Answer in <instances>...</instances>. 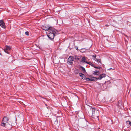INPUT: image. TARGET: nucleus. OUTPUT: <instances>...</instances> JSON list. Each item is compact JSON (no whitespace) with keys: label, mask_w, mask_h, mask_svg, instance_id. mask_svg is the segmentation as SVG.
<instances>
[{"label":"nucleus","mask_w":131,"mask_h":131,"mask_svg":"<svg viewBox=\"0 0 131 131\" xmlns=\"http://www.w3.org/2000/svg\"><path fill=\"white\" fill-rule=\"evenodd\" d=\"M73 57L71 56H70L67 60V63L69 64H72L73 63Z\"/></svg>","instance_id":"20e7f679"},{"label":"nucleus","mask_w":131,"mask_h":131,"mask_svg":"<svg viewBox=\"0 0 131 131\" xmlns=\"http://www.w3.org/2000/svg\"><path fill=\"white\" fill-rule=\"evenodd\" d=\"M112 69V68H110L109 69Z\"/></svg>","instance_id":"5701e85b"},{"label":"nucleus","mask_w":131,"mask_h":131,"mask_svg":"<svg viewBox=\"0 0 131 131\" xmlns=\"http://www.w3.org/2000/svg\"><path fill=\"white\" fill-rule=\"evenodd\" d=\"M126 123H129V125L130 126H131V121H126Z\"/></svg>","instance_id":"dca6fc26"},{"label":"nucleus","mask_w":131,"mask_h":131,"mask_svg":"<svg viewBox=\"0 0 131 131\" xmlns=\"http://www.w3.org/2000/svg\"><path fill=\"white\" fill-rule=\"evenodd\" d=\"M9 121V119L7 117H4L2 122L1 125L5 127L6 125L8 123V121Z\"/></svg>","instance_id":"7ed1b4c3"},{"label":"nucleus","mask_w":131,"mask_h":131,"mask_svg":"<svg viewBox=\"0 0 131 131\" xmlns=\"http://www.w3.org/2000/svg\"><path fill=\"white\" fill-rule=\"evenodd\" d=\"M5 48L4 49V51L5 52L9 54V51L11 49L10 47L6 45L5 47Z\"/></svg>","instance_id":"423d86ee"},{"label":"nucleus","mask_w":131,"mask_h":131,"mask_svg":"<svg viewBox=\"0 0 131 131\" xmlns=\"http://www.w3.org/2000/svg\"><path fill=\"white\" fill-rule=\"evenodd\" d=\"M87 64H89L93 67H94V64H92L91 62H87Z\"/></svg>","instance_id":"4468645a"},{"label":"nucleus","mask_w":131,"mask_h":131,"mask_svg":"<svg viewBox=\"0 0 131 131\" xmlns=\"http://www.w3.org/2000/svg\"><path fill=\"white\" fill-rule=\"evenodd\" d=\"M97 79V78L96 77H91L90 78H86L85 79V80L86 81H94L95 80H96Z\"/></svg>","instance_id":"0eeeda50"},{"label":"nucleus","mask_w":131,"mask_h":131,"mask_svg":"<svg viewBox=\"0 0 131 131\" xmlns=\"http://www.w3.org/2000/svg\"><path fill=\"white\" fill-rule=\"evenodd\" d=\"M42 29L45 30H47V32L48 31H51V30H54V28L52 27H46V26H43V27Z\"/></svg>","instance_id":"39448f33"},{"label":"nucleus","mask_w":131,"mask_h":131,"mask_svg":"<svg viewBox=\"0 0 131 131\" xmlns=\"http://www.w3.org/2000/svg\"><path fill=\"white\" fill-rule=\"evenodd\" d=\"M106 76V74L104 73L101 74L99 77L97 78V79L99 80H101L102 78L105 77Z\"/></svg>","instance_id":"1a4fd4ad"},{"label":"nucleus","mask_w":131,"mask_h":131,"mask_svg":"<svg viewBox=\"0 0 131 131\" xmlns=\"http://www.w3.org/2000/svg\"><path fill=\"white\" fill-rule=\"evenodd\" d=\"M92 57L94 58V59L96 57V55L95 54L93 55L92 56Z\"/></svg>","instance_id":"6ab92c4d"},{"label":"nucleus","mask_w":131,"mask_h":131,"mask_svg":"<svg viewBox=\"0 0 131 131\" xmlns=\"http://www.w3.org/2000/svg\"><path fill=\"white\" fill-rule=\"evenodd\" d=\"M94 59L95 61H96L100 63L101 60L100 59H97L96 57Z\"/></svg>","instance_id":"f8f14e48"},{"label":"nucleus","mask_w":131,"mask_h":131,"mask_svg":"<svg viewBox=\"0 0 131 131\" xmlns=\"http://www.w3.org/2000/svg\"><path fill=\"white\" fill-rule=\"evenodd\" d=\"M99 71H95L94 72V74L95 75H97L98 74L97 73H99Z\"/></svg>","instance_id":"f3484780"},{"label":"nucleus","mask_w":131,"mask_h":131,"mask_svg":"<svg viewBox=\"0 0 131 131\" xmlns=\"http://www.w3.org/2000/svg\"><path fill=\"white\" fill-rule=\"evenodd\" d=\"M88 111L90 116H91L92 117L95 116L98 117L99 116V112L95 109L90 107L88 109Z\"/></svg>","instance_id":"f257e3e1"},{"label":"nucleus","mask_w":131,"mask_h":131,"mask_svg":"<svg viewBox=\"0 0 131 131\" xmlns=\"http://www.w3.org/2000/svg\"><path fill=\"white\" fill-rule=\"evenodd\" d=\"M93 67L95 68H99V69H100V68H101V67H99V68H98L97 67H95V66H94V67Z\"/></svg>","instance_id":"aec40b11"},{"label":"nucleus","mask_w":131,"mask_h":131,"mask_svg":"<svg viewBox=\"0 0 131 131\" xmlns=\"http://www.w3.org/2000/svg\"><path fill=\"white\" fill-rule=\"evenodd\" d=\"M0 26L2 28H5V23L2 20H0Z\"/></svg>","instance_id":"6e6552de"},{"label":"nucleus","mask_w":131,"mask_h":131,"mask_svg":"<svg viewBox=\"0 0 131 131\" xmlns=\"http://www.w3.org/2000/svg\"><path fill=\"white\" fill-rule=\"evenodd\" d=\"M81 68L82 69V71L84 72H85V68L82 66H81Z\"/></svg>","instance_id":"2eb2a0df"},{"label":"nucleus","mask_w":131,"mask_h":131,"mask_svg":"<svg viewBox=\"0 0 131 131\" xmlns=\"http://www.w3.org/2000/svg\"><path fill=\"white\" fill-rule=\"evenodd\" d=\"M53 30H51V31H49L47 32V35L50 40H52L54 38L55 36V34L57 32V30L54 28Z\"/></svg>","instance_id":"f03ea898"},{"label":"nucleus","mask_w":131,"mask_h":131,"mask_svg":"<svg viewBox=\"0 0 131 131\" xmlns=\"http://www.w3.org/2000/svg\"><path fill=\"white\" fill-rule=\"evenodd\" d=\"M74 58L76 59L79 60L80 58H79V57L77 55H75L74 56Z\"/></svg>","instance_id":"ddd939ff"},{"label":"nucleus","mask_w":131,"mask_h":131,"mask_svg":"<svg viewBox=\"0 0 131 131\" xmlns=\"http://www.w3.org/2000/svg\"><path fill=\"white\" fill-rule=\"evenodd\" d=\"M86 57H83L82 58V60L80 61V62L83 63L85 62L86 63H87V62L86 61Z\"/></svg>","instance_id":"9d476101"},{"label":"nucleus","mask_w":131,"mask_h":131,"mask_svg":"<svg viewBox=\"0 0 131 131\" xmlns=\"http://www.w3.org/2000/svg\"><path fill=\"white\" fill-rule=\"evenodd\" d=\"M57 120H56L55 121V123L57 124Z\"/></svg>","instance_id":"412c9836"},{"label":"nucleus","mask_w":131,"mask_h":131,"mask_svg":"<svg viewBox=\"0 0 131 131\" xmlns=\"http://www.w3.org/2000/svg\"><path fill=\"white\" fill-rule=\"evenodd\" d=\"M125 36H126V37H128V36H127V35H125Z\"/></svg>","instance_id":"4be33fe9"},{"label":"nucleus","mask_w":131,"mask_h":131,"mask_svg":"<svg viewBox=\"0 0 131 131\" xmlns=\"http://www.w3.org/2000/svg\"><path fill=\"white\" fill-rule=\"evenodd\" d=\"M79 75L80 76V77H82V79H83L84 80L85 79V78H86V76L84 74H83L82 73H79Z\"/></svg>","instance_id":"9b49d317"},{"label":"nucleus","mask_w":131,"mask_h":131,"mask_svg":"<svg viewBox=\"0 0 131 131\" xmlns=\"http://www.w3.org/2000/svg\"><path fill=\"white\" fill-rule=\"evenodd\" d=\"M25 34L26 35L28 36L29 35V32L28 31L25 32Z\"/></svg>","instance_id":"a211bd4d"}]
</instances>
